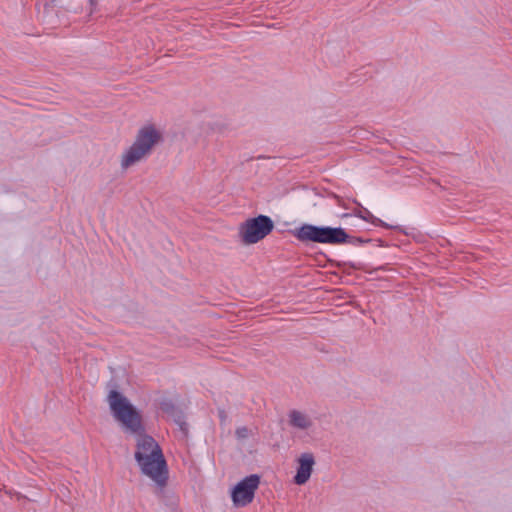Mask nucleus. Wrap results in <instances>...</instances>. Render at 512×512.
<instances>
[{
  "label": "nucleus",
  "instance_id": "nucleus-1",
  "mask_svg": "<svg viewBox=\"0 0 512 512\" xmlns=\"http://www.w3.org/2000/svg\"><path fill=\"white\" fill-rule=\"evenodd\" d=\"M137 436L135 459L143 474L162 486L167 480L166 462L158 443L149 435Z\"/></svg>",
  "mask_w": 512,
  "mask_h": 512
},
{
  "label": "nucleus",
  "instance_id": "nucleus-2",
  "mask_svg": "<svg viewBox=\"0 0 512 512\" xmlns=\"http://www.w3.org/2000/svg\"><path fill=\"white\" fill-rule=\"evenodd\" d=\"M162 129L154 123H146L136 133L133 143L119 157L122 170L126 171L144 161L162 141Z\"/></svg>",
  "mask_w": 512,
  "mask_h": 512
},
{
  "label": "nucleus",
  "instance_id": "nucleus-3",
  "mask_svg": "<svg viewBox=\"0 0 512 512\" xmlns=\"http://www.w3.org/2000/svg\"><path fill=\"white\" fill-rule=\"evenodd\" d=\"M107 401L112 415L126 433L134 435L144 432L141 413L128 398L112 390L108 394Z\"/></svg>",
  "mask_w": 512,
  "mask_h": 512
},
{
  "label": "nucleus",
  "instance_id": "nucleus-4",
  "mask_svg": "<svg viewBox=\"0 0 512 512\" xmlns=\"http://www.w3.org/2000/svg\"><path fill=\"white\" fill-rule=\"evenodd\" d=\"M296 237L301 241H311L324 244H342L348 239L342 228L318 227L305 224L296 231Z\"/></svg>",
  "mask_w": 512,
  "mask_h": 512
},
{
  "label": "nucleus",
  "instance_id": "nucleus-5",
  "mask_svg": "<svg viewBox=\"0 0 512 512\" xmlns=\"http://www.w3.org/2000/svg\"><path fill=\"white\" fill-rule=\"evenodd\" d=\"M274 228L270 217L259 215L249 218L239 225L238 238L244 245H253L263 240Z\"/></svg>",
  "mask_w": 512,
  "mask_h": 512
},
{
  "label": "nucleus",
  "instance_id": "nucleus-6",
  "mask_svg": "<svg viewBox=\"0 0 512 512\" xmlns=\"http://www.w3.org/2000/svg\"><path fill=\"white\" fill-rule=\"evenodd\" d=\"M259 484L260 477L256 474L249 475L237 483L231 493L234 505L243 507L251 503Z\"/></svg>",
  "mask_w": 512,
  "mask_h": 512
},
{
  "label": "nucleus",
  "instance_id": "nucleus-7",
  "mask_svg": "<svg viewBox=\"0 0 512 512\" xmlns=\"http://www.w3.org/2000/svg\"><path fill=\"white\" fill-rule=\"evenodd\" d=\"M315 459L312 453H303L298 458L297 472L294 477V482L297 485L305 484L311 477Z\"/></svg>",
  "mask_w": 512,
  "mask_h": 512
},
{
  "label": "nucleus",
  "instance_id": "nucleus-8",
  "mask_svg": "<svg viewBox=\"0 0 512 512\" xmlns=\"http://www.w3.org/2000/svg\"><path fill=\"white\" fill-rule=\"evenodd\" d=\"M288 423L291 427L301 431H308L314 426L311 416L308 413L297 409L289 411Z\"/></svg>",
  "mask_w": 512,
  "mask_h": 512
},
{
  "label": "nucleus",
  "instance_id": "nucleus-9",
  "mask_svg": "<svg viewBox=\"0 0 512 512\" xmlns=\"http://www.w3.org/2000/svg\"><path fill=\"white\" fill-rule=\"evenodd\" d=\"M57 6L74 14L92 15L88 0H52Z\"/></svg>",
  "mask_w": 512,
  "mask_h": 512
},
{
  "label": "nucleus",
  "instance_id": "nucleus-10",
  "mask_svg": "<svg viewBox=\"0 0 512 512\" xmlns=\"http://www.w3.org/2000/svg\"><path fill=\"white\" fill-rule=\"evenodd\" d=\"M357 216H359L360 218L366 220V221H369L373 224H382V221L379 220L378 218H376L370 211H368L367 209H363L361 210Z\"/></svg>",
  "mask_w": 512,
  "mask_h": 512
},
{
  "label": "nucleus",
  "instance_id": "nucleus-11",
  "mask_svg": "<svg viewBox=\"0 0 512 512\" xmlns=\"http://www.w3.org/2000/svg\"><path fill=\"white\" fill-rule=\"evenodd\" d=\"M235 434L239 440H244V439H247L249 437V435H251V430L248 429L247 427L243 426V427L237 428L235 431Z\"/></svg>",
  "mask_w": 512,
  "mask_h": 512
},
{
  "label": "nucleus",
  "instance_id": "nucleus-12",
  "mask_svg": "<svg viewBox=\"0 0 512 512\" xmlns=\"http://www.w3.org/2000/svg\"><path fill=\"white\" fill-rule=\"evenodd\" d=\"M98 0H88V4L90 6V13H93L96 9Z\"/></svg>",
  "mask_w": 512,
  "mask_h": 512
}]
</instances>
